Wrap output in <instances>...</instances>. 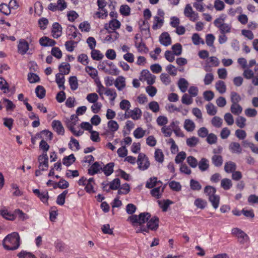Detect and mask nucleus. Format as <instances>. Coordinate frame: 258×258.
Returning <instances> with one entry per match:
<instances>
[{"instance_id": "1", "label": "nucleus", "mask_w": 258, "mask_h": 258, "mask_svg": "<svg viewBox=\"0 0 258 258\" xmlns=\"http://www.w3.org/2000/svg\"><path fill=\"white\" fill-rule=\"evenodd\" d=\"M20 245V237L18 232L8 234L3 240V246L6 249L16 250Z\"/></svg>"}, {"instance_id": "2", "label": "nucleus", "mask_w": 258, "mask_h": 258, "mask_svg": "<svg viewBox=\"0 0 258 258\" xmlns=\"http://www.w3.org/2000/svg\"><path fill=\"white\" fill-rule=\"evenodd\" d=\"M159 222V219L156 217H154L148 221L147 227L141 226L136 229V232L137 233L142 232L145 234L144 232H148L149 229L156 230L158 228Z\"/></svg>"}, {"instance_id": "3", "label": "nucleus", "mask_w": 258, "mask_h": 258, "mask_svg": "<svg viewBox=\"0 0 258 258\" xmlns=\"http://www.w3.org/2000/svg\"><path fill=\"white\" fill-rule=\"evenodd\" d=\"M164 12L160 9H158L157 15L153 17V29L156 30L160 29L164 23Z\"/></svg>"}, {"instance_id": "4", "label": "nucleus", "mask_w": 258, "mask_h": 258, "mask_svg": "<svg viewBox=\"0 0 258 258\" xmlns=\"http://www.w3.org/2000/svg\"><path fill=\"white\" fill-rule=\"evenodd\" d=\"M231 233L237 238L238 241L241 244H245L249 243V236L241 229L238 228H234L231 230Z\"/></svg>"}, {"instance_id": "5", "label": "nucleus", "mask_w": 258, "mask_h": 258, "mask_svg": "<svg viewBox=\"0 0 258 258\" xmlns=\"http://www.w3.org/2000/svg\"><path fill=\"white\" fill-rule=\"evenodd\" d=\"M156 76L150 73L148 70H143L141 72L139 80L142 82L146 81L149 85L155 82Z\"/></svg>"}, {"instance_id": "6", "label": "nucleus", "mask_w": 258, "mask_h": 258, "mask_svg": "<svg viewBox=\"0 0 258 258\" xmlns=\"http://www.w3.org/2000/svg\"><path fill=\"white\" fill-rule=\"evenodd\" d=\"M17 48L18 52L21 55L32 54V53L30 52V51L31 50L30 48V45L24 39H20L19 40Z\"/></svg>"}, {"instance_id": "7", "label": "nucleus", "mask_w": 258, "mask_h": 258, "mask_svg": "<svg viewBox=\"0 0 258 258\" xmlns=\"http://www.w3.org/2000/svg\"><path fill=\"white\" fill-rule=\"evenodd\" d=\"M183 13L184 16L192 22H196L199 20L198 13L194 11L191 5L189 4L185 5Z\"/></svg>"}, {"instance_id": "8", "label": "nucleus", "mask_w": 258, "mask_h": 258, "mask_svg": "<svg viewBox=\"0 0 258 258\" xmlns=\"http://www.w3.org/2000/svg\"><path fill=\"white\" fill-rule=\"evenodd\" d=\"M137 162L139 169L142 171L147 169L150 165L147 157L142 153L139 154Z\"/></svg>"}, {"instance_id": "9", "label": "nucleus", "mask_w": 258, "mask_h": 258, "mask_svg": "<svg viewBox=\"0 0 258 258\" xmlns=\"http://www.w3.org/2000/svg\"><path fill=\"white\" fill-rule=\"evenodd\" d=\"M142 114L141 110L138 107H136L133 110H130L127 113H125L124 114H122V117L120 118L123 119L131 117L134 120H138L141 118Z\"/></svg>"}, {"instance_id": "10", "label": "nucleus", "mask_w": 258, "mask_h": 258, "mask_svg": "<svg viewBox=\"0 0 258 258\" xmlns=\"http://www.w3.org/2000/svg\"><path fill=\"white\" fill-rule=\"evenodd\" d=\"M120 22L116 19H113L104 25V29L108 32L115 31L120 27Z\"/></svg>"}, {"instance_id": "11", "label": "nucleus", "mask_w": 258, "mask_h": 258, "mask_svg": "<svg viewBox=\"0 0 258 258\" xmlns=\"http://www.w3.org/2000/svg\"><path fill=\"white\" fill-rule=\"evenodd\" d=\"M69 31L70 32L68 33V35L70 37V39H75L74 42L78 43L81 40V34L74 26H70L69 27Z\"/></svg>"}, {"instance_id": "12", "label": "nucleus", "mask_w": 258, "mask_h": 258, "mask_svg": "<svg viewBox=\"0 0 258 258\" xmlns=\"http://www.w3.org/2000/svg\"><path fill=\"white\" fill-rule=\"evenodd\" d=\"M39 168L42 171L46 170L48 167V157L47 153H43L38 157Z\"/></svg>"}, {"instance_id": "13", "label": "nucleus", "mask_w": 258, "mask_h": 258, "mask_svg": "<svg viewBox=\"0 0 258 258\" xmlns=\"http://www.w3.org/2000/svg\"><path fill=\"white\" fill-rule=\"evenodd\" d=\"M109 34L107 35L103 40V43H110L117 40L119 36V33L116 31H109Z\"/></svg>"}, {"instance_id": "14", "label": "nucleus", "mask_w": 258, "mask_h": 258, "mask_svg": "<svg viewBox=\"0 0 258 258\" xmlns=\"http://www.w3.org/2000/svg\"><path fill=\"white\" fill-rule=\"evenodd\" d=\"M0 215L5 219L10 220L14 221L16 219V216L15 215V212L12 213L8 211L6 207H3L0 210Z\"/></svg>"}, {"instance_id": "15", "label": "nucleus", "mask_w": 258, "mask_h": 258, "mask_svg": "<svg viewBox=\"0 0 258 258\" xmlns=\"http://www.w3.org/2000/svg\"><path fill=\"white\" fill-rule=\"evenodd\" d=\"M103 167V163H99L98 162L94 163L88 169V174L90 175H93L98 173Z\"/></svg>"}, {"instance_id": "16", "label": "nucleus", "mask_w": 258, "mask_h": 258, "mask_svg": "<svg viewBox=\"0 0 258 258\" xmlns=\"http://www.w3.org/2000/svg\"><path fill=\"white\" fill-rule=\"evenodd\" d=\"M159 41L161 44L165 46H169L171 44V37L167 32H163L160 35Z\"/></svg>"}, {"instance_id": "17", "label": "nucleus", "mask_w": 258, "mask_h": 258, "mask_svg": "<svg viewBox=\"0 0 258 258\" xmlns=\"http://www.w3.org/2000/svg\"><path fill=\"white\" fill-rule=\"evenodd\" d=\"M52 127L58 135H63L64 134V130L60 121L57 120H53Z\"/></svg>"}, {"instance_id": "18", "label": "nucleus", "mask_w": 258, "mask_h": 258, "mask_svg": "<svg viewBox=\"0 0 258 258\" xmlns=\"http://www.w3.org/2000/svg\"><path fill=\"white\" fill-rule=\"evenodd\" d=\"M114 86L118 91H122L125 87V79L123 76H118L115 80Z\"/></svg>"}, {"instance_id": "19", "label": "nucleus", "mask_w": 258, "mask_h": 258, "mask_svg": "<svg viewBox=\"0 0 258 258\" xmlns=\"http://www.w3.org/2000/svg\"><path fill=\"white\" fill-rule=\"evenodd\" d=\"M52 35L55 38H58L62 34V28L58 23H54L52 25Z\"/></svg>"}, {"instance_id": "20", "label": "nucleus", "mask_w": 258, "mask_h": 258, "mask_svg": "<svg viewBox=\"0 0 258 258\" xmlns=\"http://www.w3.org/2000/svg\"><path fill=\"white\" fill-rule=\"evenodd\" d=\"M40 44L44 47L52 46L56 43L55 41L48 37L43 36L39 39Z\"/></svg>"}, {"instance_id": "21", "label": "nucleus", "mask_w": 258, "mask_h": 258, "mask_svg": "<svg viewBox=\"0 0 258 258\" xmlns=\"http://www.w3.org/2000/svg\"><path fill=\"white\" fill-rule=\"evenodd\" d=\"M184 128L188 132H192L196 128L195 122L190 119H186L184 121Z\"/></svg>"}, {"instance_id": "22", "label": "nucleus", "mask_w": 258, "mask_h": 258, "mask_svg": "<svg viewBox=\"0 0 258 258\" xmlns=\"http://www.w3.org/2000/svg\"><path fill=\"white\" fill-rule=\"evenodd\" d=\"M55 81L60 89L64 90L65 79L63 74L58 73L55 75Z\"/></svg>"}, {"instance_id": "23", "label": "nucleus", "mask_w": 258, "mask_h": 258, "mask_svg": "<svg viewBox=\"0 0 258 258\" xmlns=\"http://www.w3.org/2000/svg\"><path fill=\"white\" fill-rule=\"evenodd\" d=\"M164 187L159 186L157 187L153 188L151 190V194L153 197L156 198V199H159L161 197V196L164 191Z\"/></svg>"}, {"instance_id": "24", "label": "nucleus", "mask_w": 258, "mask_h": 258, "mask_svg": "<svg viewBox=\"0 0 258 258\" xmlns=\"http://www.w3.org/2000/svg\"><path fill=\"white\" fill-rule=\"evenodd\" d=\"M85 71L94 80L95 82L96 80L99 79L98 77V72L94 68L90 66H87L85 68Z\"/></svg>"}, {"instance_id": "25", "label": "nucleus", "mask_w": 258, "mask_h": 258, "mask_svg": "<svg viewBox=\"0 0 258 258\" xmlns=\"http://www.w3.org/2000/svg\"><path fill=\"white\" fill-rule=\"evenodd\" d=\"M198 165L199 169L203 172L208 169L209 167V161L206 158H203L198 163Z\"/></svg>"}, {"instance_id": "26", "label": "nucleus", "mask_w": 258, "mask_h": 258, "mask_svg": "<svg viewBox=\"0 0 258 258\" xmlns=\"http://www.w3.org/2000/svg\"><path fill=\"white\" fill-rule=\"evenodd\" d=\"M227 16L225 14H221L214 21V24L217 28H220L222 25H224L225 23Z\"/></svg>"}, {"instance_id": "27", "label": "nucleus", "mask_w": 258, "mask_h": 258, "mask_svg": "<svg viewBox=\"0 0 258 258\" xmlns=\"http://www.w3.org/2000/svg\"><path fill=\"white\" fill-rule=\"evenodd\" d=\"M229 150L232 153L239 154L241 152L242 148L240 145L237 142H232L229 145Z\"/></svg>"}, {"instance_id": "28", "label": "nucleus", "mask_w": 258, "mask_h": 258, "mask_svg": "<svg viewBox=\"0 0 258 258\" xmlns=\"http://www.w3.org/2000/svg\"><path fill=\"white\" fill-rule=\"evenodd\" d=\"M215 88L220 94H224L226 91V86L225 83L221 80L218 81L215 83Z\"/></svg>"}, {"instance_id": "29", "label": "nucleus", "mask_w": 258, "mask_h": 258, "mask_svg": "<svg viewBox=\"0 0 258 258\" xmlns=\"http://www.w3.org/2000/svg\"><path fill=\"white\" fill-rule=\"evenodd\" d=\"M188 85V82L184 78H180L178 82V86L183 93L186 91Z\"/></svg>"}, {"instance_id": "30", "label": "nucleus", "mask_w": 258, "mask_h": 258, "mask_svg": "<svg viewBox=\"0 0 258 258\" xmlns=\"http://www.w3.org/2000/svg\"><path fill=\"white\" fill-rule=\"evenodd\" d=\"M107 96L109 97L110 102L113 104L114 101L117 97V94L114 89L108 88V89L105 92V94Z\"/></svg>"}, {"instance_id": "31", "label": "nucleus", "mask_w": 258, "mask_h": 258, "mask_svg": "<svg viewBox=\"0 0 258 258\" xmlns=\"http://www.w3.org/2000/svg\"><path fill=\"white\" fill-rule=\"evenodd\" d=\"M95 82L97 86L96 92L99 94V95L101 96L103 94H105V92L108 88H106L103 86L99 79L96 80Z\"/></svg>"}, {"instance_id": "32", "label": "nucleus", "mask_w": 258, "mask_h": 258, "mask_svg": "<svg viewBox=\"0 0 258 258\" xmlns=\"http://www.w3.org/2000/svg\"><path fill=\"white\" fill-rule=\"evenodd\" d=\"M230 111L234 115H239L242 111V108L238 103H232L230 107Z\"/></svg>"}, {"instance_id": "33", "label": "nucleus", "mask_w": 258, "mask_h": 258, "mask_svg": "<svg viewBox=\"0 0 258 258\" xmlns=\"http://www.w3.org/2000/svg\"><path fill=\"white\" fill-rule=\"evenodd\" d=\"M114 163L112 162L107 164L104 167H102V171L106 176L111 175L113 172Z\"/></svg>"}, {"instance_id": "34", "label": "nucleus", "mask_w": 258, "mask_h": 258, "mask_svg": "<svg viewBox=\"0 0 258 258\" xmlns=\"http://www.w3.org/2000/svg\"><path fill=\"white\" fill-rule=\"evenodd\" d=\"M107 127L109 132L113 134L118 130L119 125L116 121L110 120L107 123Z\"/></svg>"}, {"instance_id": "35", "label": "nucleus", "mask_w": 258, "mask_h": 258, "mask_svg": "<svg viewBox=\"0 0 258 258\" xmlns=\"http://www.w3.org/2000/svg\"><path fill=\"white\" fill-rule=\"evenodd\" d=\"M207 203L206 200L201 198H197L195 200L194 205L198 209H204L207 206Z\"/></svg>"}, {"instance_id": "36", "label": "nucleus", "mask_w": 258, "mask_h": 258, "mask_svg": "<svg viewBox=\"0 0 258 258\" xmlns=\"http://www.w3.org/2000/svg\"><path fill=\"white\" fill-rule=\"evenodd\" d=\"M158 202L160 207L164 212L166 211L169 206L173 203V202L169 200L158 201Z\"/></svg>"}, {"instance_id": "37", "label": "nucleus", "mask_w": 258, "mask_h": 258, "mask_svg": "<svg viewBox=\"0 0 258 258\" xmlns=\"http://www.w3.org/2000/svg\"><path fill=\"white\" fill-rule=\"evenodd\" d=\"M59 70L60 72V74L63 75L68 74L70 71V64L67 62H62L59 66Z\"/></svg>"}, {"instance_id": "38", "label": "nucleus", "mask_w": 258, "mask_h": 258, "mask_svg": "<svg viewBox=\"0 0 258 258\" xmlns=\"http://www.w3.org/2000/svg\"><path fill=\"white\" fill-rule=\"evenodd\" d=\"M76 158L73 154H71L69 156L64 157L62 159V163L66 166L71 165L75 161Z\"/></svg>"}, {"instance_id": "39", "label": "nucleus", "mask_w": 258, "mask_h": 258, "mask_svg": "<svg viewBox=\"0 0 258 258\" xmlns=\"http://www.w3.org/2000/svg\"><path fill=\"white\" fill-rule=\"evenodd\" d=\"M170 188L173 191H179L181 189V185L180 182L174 180L170 181L168 182Z\"/></svg>"}, {"instance_id": "40", "label": "nucleus", "mask_w": 258, "mask_h": 258, "mask_svg": "<svg viewBox=\"0 0 258 258\" xmlns=\"http://www.w3.org/2000/svg\"><path fill=\"white\" fill-rule=\"evenodd\" d=\"M209 200L215 209L218 208L220 202V197L218 195H215L214 196H211L209 198Z\"/></svg>"}, {"instance_id": "41", "label": "nucleus", "mask_w": 258, "mask_h": 258, "mask_svg": "<svg viewBox=\"0 0 258 258\" xmlns=\"http://www.w3.org/2000/svg\"><path fill=\"white\" fill-rule=\"evenodd\" d=\"M91 55L92 59L96 60H100L102 59L104 56L103 54L100 50L95 49V48L92 49Z\"/></svg>"}, {"instance_id": "42", "label": "nucleus", "mask_w": 258, "mask_h": 258, "mask_svg": "<svg viewBox=\"0 0 258 258\" xmlns=\"http://www.w3.org/2000/svg\"><path fill=\"white\" fill-rule=\"evenodd\" d=\"M146 134V130H143L141 127H137L133 133L134 136L136 139L142 138Z\"/></svg>"}, {"instance_id": "43", "label": "nucleus", "mask_w": 258, "mask_h": 258, "mask_svg": "<svg viewBox=\"0 0 258 258\" xmlns=\"http://www.w3.org/2000/svg\"><path fill=\"white\" fill-rule=\"evenodd\" d=\"M131 107V104L130 102L125 99H123L119 103V107L121 110H124L125 113H127V112L130 110V108Z\"/></svg>"}, {"instance_id": "44", "label": "nucleus", "mask_w": 258, "mask_h": 258, "mask_svg": "<svg viewBox=\"0 0 258 258\" xmlns=\"http://www.w3.org/2000/svg\"><path fill=\"white\" fill-rule=\"evenodd\" d=\"M111 66L113 65L112 62H108L107 60H104L100 62L98 66V68L100 70L103 71L104 72L109 73L108 69L106 68V66Z\"/></svg>"}, {"instance_id": "45", "label": "nucleus", "mask_w": 258, "mask_h": 258, "mask_svg": "<svg viewBox=\"0 0 258 258\" xmlns=\"http://www.w3.org/2000/svg\"><path fill=\"white\" fill-rule=\"evenodd\" d=\"M68 193V191L67 190H65L57 196L56 199V203L58 205L62 206L64 205L66 196Z\"/></svg>"}, {"instance_id": "46", "label": "nucleus", "mask_w": 258, "mask_h": 258, "mask_svg": "<svg viewBox=\"0 0 258 258\" xmlns=\"http://www.w3.org/2000/svg\"><path fill=\"white\" fill-rule=\"evenodd\" d=\"M236 169V164L231 162L229 161L226 162L224 166V170L227 173H232Z\"/></svg>"}, {"instance_id": "47", "label": "nucleus", "mask_w": 258, "mask_h": 258, "mask_svg": "<svg viewBox=\"0 0 258 258\" xmlns=\"http://www.w3.org/2000/svg\"><path fill=\"white\" fill-rule=\"evenodd\" d=\"M158 183H161L160 181H157V178L156 177H151L149 180H147L146 184V187L148 188H151L156 185H158Z\"/></svg>"}, {"instance_id": "48", "label": "nucleus", "mask_w": 258, "mask_h": 258, "mask_svg": "<svg viewBox=\"0 0 258 258\" xmlns=\"http://www.w3.org/2000/svg\"><path fill=\"white\" fill-rule=\"evenodd\" d=\"M140 220L139 224L140 227L142 226V224L145 223L150 218L151 215L150 213L147 212L142 213L139 215Z\"/></svg>"}, {"instance_id": "49", "label": "nucleus", "mask_w": 258, "mask_h": 258, "mask_svg": "<svg viewBox=\"0 0 258 258\" xmlns=\"http://www.w3.org/2000/svg\"><path fill=\"white\" fill-rule=\"evenodd\" d=\"M35 93L37 97L42 99L45 96L46 91L43 86H38L35 89Z\"/></svg>"}, {"instance_id": "50", "label": "nucleus", "mask_w": 258, "mask_h": 258, "mask_svg": "<svg viewBox=\"0 0 258 258\" xmlns=\"http://www.w3.org/2000/svg\"><path fill=\"white\" fill-rule=\"evenodd\" d=\"M119 12L123 16H128L131 14V8L127 5H122L120 7Z\"/></svg>"}, {"instance_id": "51", "label": "nucleus", "mask_w": 258, "mask_h": 258, "mask_svg": "<svg viewBox=\"0 0 258 258\" xmlns=\"http://www.w3.org/2000/svg\"><path fill=\"white\" fill-rule=\"evenodd\" d=\"M118 194L119 195H126L130 191V187L128 184L124 183L118 188Z\"/></svg>"}, {"instance_id": "52", "label": "nucleus", "mask_w": 258, "mask_h": 258, "mask_svg": "<svg viewBox=\"0 0 258 258\" xmlns=\"http://www.w3.org/2000/svg\"><path fill=\"white\" fill-rule=\"evenodd\" d=\"M232 186V181L228 178H224L221 181V186L225 190L229 189Z\"/></svg>"}, {"instance_id": "53", "label": "nucleus", "mask_w": 258, "mask_h": 258, "mask_svg": "<svg viewBox=\"0 0 258 258\" xmlns=\"http://www.w3.org/2000/svg\"><path fill=\"white\" fill-rule=\"evenodd\" d=\"M69 145L72 150L78 151L80 149L79 142L73 137L71 138Z\"/></svg>"}, {"instance_id": "54", "label": "nucleus", "mask_w": 258, "mask_h": 258, "mask_svg": "<svg viewBox=\"0 0 258 258\" xmlns=\"http://www.w3.org/2000/svg\"><path fill=\"white\" fill-rule=\"evenodd\" d=\"M207 113L210 115H214L216 114L217 110L216 106L212 103H208L206 106Z\"/></svg>"}, {"instance_id": "55", "label": "nucleus", "mask_w": 258, "mask_h": 258, "mask_svg": "<svg viewBox=\"0 0 258 258\" xmlns=\"http://www.w3.org/2000/svg\"><path fill=\"white\" fill-rule=\"evenodd\" d=\"M69 84L72 90H76L78 87V80L76 77L72 76L69 78Z\"/></svg>"}, {"instance_id": "56", "label": "nucleus", "mask_w": 258, "mask_h": 258, "mask_svg": "<svg viewBox=\"0 0 258 258\" xmlns=\"http://www.w3.org/2000/svg\"><path fill=\"white\" fill-rule=\"evenodd\" d=\"M15 215L16 216V218L18 217L19 219L22 221H25L29 218L28 216L26 214L19 209L15 210Z\"/></svg>"}, {"instance_id": "57", "label": "nucleus", "mask_w": 258, "mask_h": 258, "mask_svg": "<svg viewBox=\"0 0 258 258\" xmlns=\"http://www.w3.org/2000/svg\"><path fill=\"white\" fill-rule=\"evenodd\" d=\"M86 99L88 102L94 103L98 101L99 97L97 93H91L87 95Z\"/></svg>"}, {"instance_id": "58", "label": "nucleus", "mask_w": 258, "mask_h": 258, "mask_svg": "<svg viewBox=\"0 0 258 258\" xmlns=\"http://www.w3.org/2000/svg\"><path fill=\"white\" fill-rule=\"evenodd\" d=\"M231 25L228 23H225L218 28L221 34H226L230 33L231 31Z\"/></svg>"}, {"instance_id": "59", "label": "nucleus", "mask_w": 258, "mask_h": 258, "mask_svg": "<svg viewBox=\"0 0 258 258\" xmlns=\"http://www.w3.org/2000/svg\"><path fill=\"white\" fill-rule=\"evenodd\" d=\"M225 4L221 0H215L214 2V8L217 11H222L225 9Z\"/></svg>"}, {"instance_id": "60", "label": "nucleus", "mask_w": 258, "mask_h": 258, "mask_svg": "<svg viewBox=\"0 0 258 258\" xmlns=\"http://www.w3.org/2000/svg\"><path fill=\"white\" fill-rule=\"evenodd\" d=\"M0 12L6 16H9L11 13V10L8 5L5 3L0 5Z\"/></svg>"}, {"instance_id": "61", "label": "nucleus", "mask_w": 258, "mask_h": 258, "mask_svg": "<svg viewBox=\"0 0 258 258\" xmlns=\"http://www.w3.org/2000/svg\"><path fill=\"white\" fill-rule=\"evenodd\" d=\"M79 28L82 32H88L91 29V26L88 21H84L80 24Z\"/></svg>"}, {"instance_id": "62", "label": "nucleus", "mask_w": 258, "mask_h": 258, "mask_svg": "<svg viewBox=\"0 0 258 258\" xmlns=\"http://www.w3.org/2000/svg\"><path fill=\"white\" fill-rule=\"evenodd\" d=\"M161 82L165 85H168L171 82V78L169 75L166 73H162L160 76Z\"/></svg>"}, {"instance_id": "63", "label": "nucleus", "mask_w": 258, "mask_h": 258, "mask_svg": "<svg viewBox=\"0 0 258 258\" xmlns=\"http://www.w3.org/2000/svg\"><path fill=\"white\" fill-rule=\"evenodd\" d=\"M190 187L193 190H200L202 189V185L199 182L193 179L190 180Z\"/></svg>"}, {"instance_id": "64", "label": "nucleus", "mask_w": 258, "mask_h": 258, "mask_svg": "<svg viewBox=\"0 0 258 258\" xmlns=\"http://www.w3.org/2000/svg\"><path fill=\"white\" fill-rule=\"evenodd\" d=\"M212 162L215 166H220L223 163V159L222 156L220 155H214L212 158Z\"/></svg>"}]
</instances>
